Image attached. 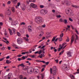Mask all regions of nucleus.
Returning <instances> with one entry per match:
<instances>
[{
	"label": "nucleus",
	"mask_w": 79,
	"mask_h": 79,
	"mask_svg": "<svg viewBox=\"0 0 79 79\" xmlns=\"http://www.w3.org/2000/svg\"><path fill=\"white\" fill-rule=\"evenodd\" d=\"M11 10L12 11L13 13H15V8L14 7H12L11 8Z\"/></svg>",
	"instance_id": "dca6fc26"
},
{
	"label": "nucleus",
	"mask_w": 79,
	"mask_h": 79,
	"mask_svg": "<svg viewBox=\"0 0 79 79\" xmlns=\"http://www.w3.org/2000/svg\"><path fill=\"white\" fill-rule=\"evenodd\" d=\"M5 48L4 47L0 48L1 50H5Z\"/></svg>",
	"instance_id": "7c9ffc66"
},
{
	"label": "nucleus",
	"mask_w": 79,
	"mask_h": 79,
	"mask_svg": "<svg viewBox=\"0 0 79 79\" xmlns=\"http://www.w3.org/2000/svg\"><path fill=\"white\" fill-rule=\"evenodd\" d=\"M17 35H18L19 37H21V34L20 33L18 32H17Z\"/></svg>",
	"instance_id": "cd10ccee"
},
{
	"label": "nucleus",
	"mask_w": 79,
	"mask_h": 79,
	"mask_svg": "<svg viewBox=\"0 0 79 79\" xmlns=\"http://www.w3.org/2000/svg\"><path fill=\"white\" fill-rule=\"evenodd\" d=\"M40 13L41 14H42V15H45V14H46V13H45V10H44L40 11Z\"/></svg>",
	"instance_id": "f8f14e48"
},
{
	"label": "nucleus",
	"mask_w": 79,
	"mask_h": 79,
	"mask_svg": "<svg viewBox=\"0 0 79 79\" xmlns=\"http://www.w3.org/2000/svg\"><path fill=\"white\" fill-rule=\"evenodd\" d=\"M30 6L33 8H37V5L33 3H31L30 4Z\"/></svg>",
	"instance_id": "423d86ee"
},
{
	"label": "nucleus",
	"mask_w": 79,
	"mask_h": 79,
	"mask_svg": "<svg viewBox=\"0 0 79 79\" xmlns=\"http://www.w3.org/2000/svg\"><path fill=\"white\" fill-rule=\"evenodd\" d=\"M20 66L22 67V68H24V67H25V65L24 64L22 63L21 64H20Z\"/></svg>",
	"instance_id": "393cba45"
},
{
	"label": "nucleus",
	"mask_w": 79,
	"mask_h": 79,
	"mask_svg": "<svg viewBox=\"0 0 79 79\" xmlns=\"http://www.w3.org/2000/svg\"><path fill=\"white\" fill-rule=\"evenodd\" d=\"M50 79H55V78L53 76H51L50 77Z\"/></svg>",
	"instance_id": "72a5a7b5"
},
{
	"label": "nucleus",
	"mask_w": 79,
	"mask_h": 79,
	"mask_svg": "<svg viewBox=\"0 0 79 79\" xmlns=\"http://www.w3.org/2000/svg\"><path fill=\"white\" fill-rule=\"evenodd\" d=\"M20 4H21V3H20V2H19L17 3V6H19V5H20Z\"/></svg>",
	"instance_id": "6e6d98bb"
},
{
	"label": "nucleus",
	"mask_w": 79,
	"mask_h": 79,
	"mask_svg": "<svg viewBox=\"0 0 79 79\" xmlns=\"http://www.w3.org/2000/svg\"><path fill=\"white\" fill-rule=\"evenodd\" d=\"M26 24V23L24 22H22L20 23V25L22 26V25H25Z\"/></svg>",
	"instance_id": "a19ab883"
},
{
	"label": "nucleus",
	"mask_w": 79,
	"mask_h": 79,
	"mask_svg": "<svg viewBox=\"0 0 79 79\" xmlns=\"http://www.w3.org/2000/svg\"><path fill=\"white\" fill-rule=\"evenodd\" d=\"M56 37L57 36L54 37H53V39L52 40V42H53V41H55L54 43H55V42H57V40H58V38H57L55 40V39L56 38Z\"/></svg>",
	"instance_id": "1a4fd4ad"
},
{
	"label": "nucleus",
	"mask_w": 79,
	"mask_h": 79,
	"mask_svg": "<svg viewBox=\"0 0 79 79\" xmlns=\"http://www.w3.org/2000/svg\"><path fill=\"white\" fill-rule=\"evenodd\" d=\"M46 26V25H45V24H44V25H43L41 26V27H43V28H44Z\"/></svg>",
	"instance_id": "37998d69"
},
{
	"label": "nucleus",
	"mask_w": 79,
	"mask_h": 79,
	"mask_svg": "<svg viewBox=\"0 0 79 79\" xmlns=\"http://www.w3.org/2000/svg\"><path fill=\"white\" fill-rule=\"evenodd\" d=\"M72 7H73V8H79V6H76V5H72Z\"/></svg>",
	"instance_id": "ddd939ff"
},
{
	"label": "nucleus",
	"mask_w": 79,
	"mask_h": 79,
	"mask_svg": "<svg viewBox=\"0 0 79 79\" xmlns=\"http://www.w3.org/2000/svg\"><path fill=\"white\" fill-rule=\"evenodd\" d=\"M22 79H27V78L26 77H23V78Z\"/></svg>",
	"instance_id": "774afa93"
},
{
	"label": "nucleus",
	"mask_w": 79,
	"mask_h": 79,
	"mask_svg": "<svg viewBox=\"0 0 79 79\" xmlns=\"http://www.w3.org/2000/svg\"><path fill=\"white\" fill-rule=\"evenodd\" d=\"M31 57L32 58H34L35 57V55H33L31 56Z\"/></svg>",
	"instance_id": "49530a36"
},
{
	"label": "nucleus",
	"mask_w": 79,
	"mask_h": 79,
	"mask_svg": "<svg viewBox=\"0 0 79 79\" xmlns=\"http://www.w3.org/2000/svg\"><path fill=\"white\" fill-rule=\"evenodd\" d=\"M15 23H16V21L13 22L11 23L12 25H15Z\"/></svg>",
	"instance_id": "c9c22d12"
},
{
	"label": "nucleus",
	"mask_w": 79,
	"mask_h": 79,
	"mask_svg": "<svg viewBox=\"0 0 79 79\" xmlns=\"http://www.w3.org/2000/svg\"><path fill=\"white\" fill-rule=\"evenodd\" d=\"M62 48H61H61H59V49H58V51L60 52V51L61 49H62Z\"/></svg>",
	"instance_id": "5fc2aeb1"
},
{
	"label": "nucleus",
	"mask_w": 79,
	"mask_h": 79,
	"mask_svg": "<svg viewBox=\"0 0 79 79\" xmlns=\"http://www.w3.org/2000/svg\"><path fill=\"white\" fill-rule=\"evenodd\" d=\"M75 35L76 36V38L75 39V37H74V35H73L72 36V37L71 39V43H70V45H72L73 43V42H74V43L75 44H76V43L77 42L76 40H78V36H77V35Z\"/></svg>",
	"instance_id": "f257e3e1"
},
{
	"label": "nucleus",
	"mask_w": 79,
	"mask_h": 79,
	"mask_svg": "<svg viewBox=\"0 0 79 79\" xmlns=\"http://www.w3.org/2000/svg\"><path fill=\"white\" fill-rule=\"evenodd\" d=\"M67 5H71V2L68 1H67L66 2Z\"/></svg>",
	"instance_id": "5701e85b"
},
{
	"label": "nucleus",
	"mask_w": 79,
	"mask_h": 79,
	"mask_svg": "<svg viewBox=\"0 0 79 79\" xmlns=\"http://www.w3.org/2000/svg\"><path fill=\"white\" fill-rule=\"evenodd\" d=\"M4 35H5V37H8V36H6V35H7V32H5L4 33Z\"/></svg>",
	"instance_id": "a18cd8bd"
},
{
	"label": "nucleus",
	"mask_w": 79,
	"mask_h": 79,
	"mask_svg": "<svg viewBox=\"0 0 79 79\" xmlns=\"http://www.w3.org/2000/svg\"><path fill=\"white\" fill-rule=\"evenodd\" d=\"M42 53V51H41V50H40L39 51H39H37V52H35V54H37V53H39V54H40V53Z\"/></svg>",
	"instance_id": "412c9836"
},
{
	"label": "nucleus",
	"mask_w": 79,
	"mask_h": 79,
	"mask_svg": "<svg viewBox=\"0 0 79 79\" xmlns=\"http://www.w3.org/2000/svg\"><path fill=\"white\" fill-rule=\"evenodd\" d=\"M7 14L8 15H10L11 14V11H10V9H8L7 10Z\"/></svg>",
	"instance_id": "f3484780"
},
{
	"label": "nucleus",
	"mask_w": 79,
	"mask_h": 79,
	"mask_svg": "<svg viewBox=\"0 0 79 79\" xmlns=\"http://www.w3.org/2000/svg\"><path fill=\"white\" fill-rule=\"evenodd\" d=\"M66 42H64V43L63 44H62V46H61V48H63V47H64V46L65 45H66Z\"/></svg>",
	"instance_id": "c85d7f7f"
},
{
	"label": "nucleus",
	"mask_w": 79,
	"mask_h": 79,
	"mask_svg": "<svg viewBox=\"0 0 79 79\" xmlns=\"http://www.w3.org/2000/svg\"><path fill=\"white\" fill-rule=\"evenodd\" d=\"M43 63H44V64H46V65H48V64H49V62H45V61L43 60Z\"/></svg>",
	"instance_id": "b1692460"
},
{
	"label": "nucleus",
	"mask_w": 79,
	"mask_h": 79,
	"mask_svg": "<svg viewBox=\"0 0 79 79\" xmlns=\"http://www.w3.org/2000/svg\"><path fill=\"white\" fill-rule=\"evenodd\" d=\"M11 63V62L10 60H7L6 61V63H7V64H10Z\"/></svg>",
	"instance_id": "bb28decb"
},
{
	"label": "nucleus",
	"mask_w": 79,
	"mask_h": 79,
	"mask_svg": "<svg viewBox=\"0 0 79 79\" xmlns=\"http://www.w3.org/2000/svg\"><path fill=\"white\" fill-rule=\"evenodd\" d=\"M7 48L9 50H10V49H11V47H10L8 46Z\"/></svg>",
	"instance_id": "052dcab7"
},
{
	"label": "nucleus",
	"mask_w": 79,
	"mask_h": 79,
	"mask_svg": "<svg viewBox=\"0 0 79 79\" xmlns=\"http://www.w3.org/2000/svg\"><path fill=\"white\" fill-rule=\"evenodd\" d=\"M10 3H11V1H9L7 2V4H8V5H10Z\"/></svg>",
	"instance_id": "bf43d9fd"
},
{
	"label": "nucleus",
	"mask_w": 79,
	"mask_h": 79,
	"mask_svg": "<svg viewBox=\"0 0 79 79\" xmlns=\"http://www.w3.org/2000/svg\"><path fill=\"white\" fill-rule=\"evenodd\" d=\"M56 71H57V69H56V66H54L52 68H52H50V73L51 74H52L54 76L56 75Z\"/></svg>",
	"instance_id": "7ed1b4c3"
},
{
	"label": "nucleus",
	"mask_w": 79,
	"mask_h": 79,
	"mask_svg": "<svg viewBox=\"0 0 79 79\" xmlns=\"http://www.w3.org/2000/svg\"><path fill=\"white\" fill-rule=\"evenodd\" d=\"M65 24H67L68 23V21L66 19L64 20V22Z\"/></svg>",
	"instance_id": "2f4dec72"
},
{
	"label": "nucleus",
	"mask_w": 79,
	"mask_h": 79,
	"mask_svg": "<svg viewBox=\"0 0 79 79\" xmlns=\"http://www.w3.org/2000/svg\"><path fill=\"white\" fill-rule=\"evenodd\" d=\"M64 52V50H63L62 51H61L60 53L59 54V55H62V54H63V52Z\"/></svg>",
	"instance_id": "473e14b6"
},
{
	"label": "nucleus",
	"mask_w": 79,
	"mask_h": 79,
	"mask_svg": "<svg viewBox=\"0 0 79 79\" xmlns=\"http://www.w3.org/2000/svg\"><path fill=\"white\" fill-rule=\"evenodd\" d=\"M40 34L43 35H44V32L41 31V32H40Z\"/></svg>",
	"instance_id": "4d7b16f0"
},
{
	"label": "nucleus",
	"mask_w": 79,
	"mask_h": 79,
	"mask_svg": "<svg viewBox=\"0 0 79 79\" xmlns=\"http://www.w3.org/2000/svg\"><path fill=\"white\" fill-rule=\"evenodd\" d=\"M22 10L23 11H24V10H26V6H24L22 8Z\"/></svg>",
	"instance_id": "58836bf2"
},
{
	"label": "nucleus",
	"mask_w": 79,
	"mask_h": 79,
	"mask_svg": "<svg viewBox=\"0 0 79 79\" xmlns=\"http://www.w3.org/2000/svg\"><path fill=\"white\" fill-rule=\"evenodd\" d=\"M59 40H60V41H62V40H63V39L61 37H60L59 38Z\"/></svg>",
	"instance_id": "3c124183"
},
{
	"label": "nucleus",
	"mask_w": 79,
	"mask_h": 79,
	"mask_svg": "<svg viewBox=\"0 0 79 79\" xmlns=\"http://www.w3.org/2000/svg\"><path fill=\"white\" fill-rule=\"evenodd\" d=\"M8 29L9 31L10 35H13V32H12V31H11V29H10V28H8Z\"/></svg>",
	"instance_id": "6ab92c4d"
},
{
	"label": "nucleus",
	"mask_w": 79,
	"mask_h": 79,
	"mask_svg": "<svg viewBox=\"0 0 79 79\" xmlns=\"http://www.w3.org/2000/svg\"><path fill=\"white\" fill-rule=\"evenodd\" d=\"M79 72H77L76 73H73V74L75 75L76 74H79Z\"/></svg>",
	"instance_id": "e2e57ef3"
},
{
	"label": "nucleus",
	"mask_w": 79,
	"mask_h": 79,
	"mask_svg": "<svg viewBox=\"0 0 79 79\" xmlns=\"http://www.w3.org/2000/svg\"><path fill=\"white\" fill-rule=\"evenodd\" d=\"M17 43L18 44H21L23 42V40L21 38H19L17 39Z\"/></svg>",
	"instance_id": "39448f33"
},
{
	"label": "nucleus",
	"mask_w": 79,
	"mask_h": 79,
	"mask_svg": "<svg viewBox=\"0 0 79 79\" xmlns=\"http://www.w3.org/2000/svg\"><path fill=\"white\" fill-rule=\"evenodd\" d=\"M5 79H10V77H8V76H7L5 77Z\"/></svg>",
	"instance_id": "a878e982"
},
{
	"label": "nucleus",
	"mask_w": 79,
	"mask_h": 79,
	"mask_svg": "<svg viewBox=\"0 0 79 79\" xmlns=\"http://www.w3.org/2000/svg\"><path fill=\"white\" fill-rule=\"evenodd\" d=\"M28 53H29V51H27V52H25V54H28Z\"/></svg>",
	"instance_id": "69168bd1"
},
{
	"label": "nucleus",
	"mask_w": 79,
	"mask_h": 79,
	"mask_svg": "<svg viewBox=\"0 0 79 79\" xmlns=\"http://www.w3.org/2000/svg\"><path fill=\"white\" fill-rule=\"evenodd\" d=\"M30 73L32 72H35V73H38L39 72V70L38 69H35L33 68H31L30 69Z\"/></svg>",
	"instance_id": "20e7f679"
},
{
	"label": "nucleus",
	"mask_w": 79,
	"mask_h": 79,
	"mask_svg": "<svg viewBox=\"0 0 79 79\" xmlns=\"http://www.w3.org/2000/svg\"><path fill=\"white\" fill-rule=\"evenodd\" d=\"M70 77H71V78L72 79H75V77H74V76H73V75H70Z\"/></svg>",
	"instance_id": "c756f323"
},
{
	"label": "nucleus",
	"mask_w": 79,
	"mask_h": 79,
	"mask_svg": "<svg viewBox=\"0 0 79 79\" xmlns=\"http://www.w3.org/2000/svg\"><path fill=\"white\" fill-rule=\"evenodd\" d=\"M63 35H64V34H63V33H62L60 35V37L61 38L63 37Z\"/></svg>",
	"instance_id": "ea45409f"
},
{
	"label": "nucleus",
	"mask_w": 79,
	"mask_h": 79,
	"mask_svg": "<svg viewBox=\"0 0 79 79\" xmlns=\"http://www.w3.org/2000/svg\"><path fill=\"white\" fill-rule=\"evenodd\" d=\"M70 11H72L69 8H67L65 10V12L67 15L69 14Z\"/></svg>",
	"instance_id": "0eeeda50"
},
{
	"label": "nucleus",
	"mask_w": 79,
	"mask_h": 79,
	"mask_svg": "<svg viewBox=\"0 0 79 79\" xmlns=\"http://www.w3.org/2000/svg\"><path fill=\"white\" fill-rule=\"evenodd\" d=\"M18 61H21V59L20 58H18Z\"/></svg>",
	"instance_id": "338daca9"
},
{
	"label": "nucleus",
	"mask_w": 79,
	"mask_h": 79,
	"mask_svg": "<svg viewBox=\"0 0 79 79\" xmlns=\"http://www.w3.org/2000/svg\"><path fill=\"white\" fill-rule=\"evenodd\" d=\"M67 54L68 55V56H69V57L72 56L71 53V52H67Z\"/></svg>",
	"instance_id": "9d476101"
},
{
	"label": "nucleus",
	"mask_w": 79,
	"mask_h": 79,
	"mask_svg": "<svg viewBox=\"0 0 79 79\" xmlns=\"http://www.w3.org/2000/svg\"><path fill=\"white\" fill-rule=\"evenodd\" d=\"M35 21L38 24H40L43 21V19L40 17H36L35 18Z\"/></svg>",
	"instance_id": "f03ea898"
},
{
	"label": "nucleus",
	"mask_w": 79,
	"mask_h": 79,
	"mask_svg": "<svg viewBox=\"0 0 79 79\" xmlns=\"http://www.w3.org/2000/svg\"><path fill=\"white\" fill-rule=\"evenodd\" d=\"M3 39H4V40H6V43L7 44H10V43L9 42V41H7V40H6V39L5 38H3Z\"/></svg>",
	"instance_id": "4be33fe9"
},
{
	"label": "nucleus",
	"mask_w": 79,
	"mask_h": 79,
	"mask_svg": "<svg viewBox=\"0 0 79 79\" xmlns=\"http://www.w3.org/2000/svg\"><path fill=\"white\" fill-rule=\"evenodd\" d=\"M22 56V55H18L17 56L18 57H21V56Z\"/></svg>",
	"instance_id": "0e129e2a"
},
{
	"label": "nucleus",
	"mask_w": 79,
	"mask_h": 79,
	"mask_svg": "<svg viewBox=\"0 0 79 79\" xmlns=\"http://www.w3.org/2000/svg\"><path fill=\"white\" fill-rule=\"evenodd\" d=\"M22 59H21V60H25V58H26V57H25V56H23L22 57Z\"/></svg>",
	"instance_id": "79ce46f5"
},
{
	"label": "nucleus",
	"mask_w": 79,
	"mask_h": 79,
	"mask_svg": "<svg viewBox=\"0 0 79 79\" xmlns=\"http://www.w3.org/2000/svg\"><path fill=\"white\" fill-rule=\"evenodd\" d=\"M24 39L26 41H28V39L26 38V37L24 38Z\"/></svg>",
	"instance_id": "de8ad7c7"
},
{
	"label": "nucleus",
	"mask_w": 79,
	"mask_h": 79,
	"mask_svg": "<svg viewBox=\"0 0 79 79\" xmlns=\"http://www.w3.org/2000/svg\"><path fill=\"white\" fill-rule=\"evenodd\" d=\"M0 16L1 17H4V16L3 15V14H0Z\"/></svg>",
	"instance_id": "8fccbe9b"
},
{
	"label": "nucleus",
	"mask_w": 79,
	"mask_h": 79,
	"mask_svg": "<svg viewBox=\"0 0 79 79\" xmlns=\"http://www.w3.org/2000/svg\"><path fill=\"white\" fill-rule=\"evenodd\" d=\"M43 60H35V61H36L37 62H41L42 63H43L44 62H43Z\"/></svg>",
	"instance_id": "f704fd0d"
},
{
	"label": "nucleus",
	"mask_w": 79,
	"mask_h": 79,
	"mask_svg": "<svg viewBox=\"0 0 79 79\" xmlns=\"http://www.w3.org/2000/svg\"><path fill=\"white\" fill-rule=\"evenodd\" d=\"M0 26H3V23L2 22H0Z\"/></svg>",
	"instance_id": "13d9d810"
},
{
	"label": "nucleus",
	"mask_w": 79,
	"mask_h": 79,
	"mask_svg": "<svg viewBox=\"0 0 79 79\" xmlns=\"http://www.w3.org/2000/svg\"><path fill=\"white\" fill-rule=\"evenodd\" d=\"M12 2L14 4H16L18 3V0H12Z\"/></svg>",
	"instance_id": "4468645a"
},
{
	"label": "nucleus",
	"mask_w": 79,
	"mask_h": 79,
	"mask_svg": "<svg viewBox=\"0 0 79 79\" xmlns=\"http://www.w3.org/2000/svg\"><path fill=\"white\" fill-rule=\"evenodd\" d=\"M66 42H69V37H67V39L66 40Z\"/></svg>",
	"instance_id": "4c0bfd02"
},
{
	"label": "nucleus",
	"mask_w": 79,
	"mask_h": 79,
	"mask_svg": "<svg viewBox=\"0 0 79 79\" xmlns=\"http://www.w3.org/2000/svg\"><path fill=\"white\" fill-rule=\"evenodd\" d=\"M44 70H45V69H44V68H43L41 69V72H43V71H44Z\"/></svg>",
	"instance_id": "680f3d73"
},
{
	"label": "nucleus",
	"mask_w": 79,
	"mask_h": 79,
	"mask_svg": "<svg viewBox=\"0 0 79 79\" xmlns=\"http://www.w3.org/2000/svg\"><path fill=\"white\" fill-rule=\"evenodd\" d=\"M28 30L30 32H32V27L31 26H28Z\"/></svg>",
	"instance_id": "6e6552de"
},
{
	"label": "nucleus",
	"mask_w": 79,
	"mask_h": 79,
	"mask_svg": "<svg viewBox=\"0 0 79 79\" xmlns=\"http://www.w3.org/2000/svg\"><path fill=\"white\" fill-rule=\"evenodd\" d=\"M27 10L28 11H30V10H31V7L29 6H28L27 8Z\"/></svg>",
	"instance_id": "a211bd4d"
},
{
	"label": "nucleus",
	"mask_w": 79,
	"mask_h": 79,
	"mask_svg": "<svg viewBox=\"0 0 79 79\" xmlns=\"http://www.w3.org/2000/svg\"><path fill=\"white\" fill-rule=\"evenodd\" d=\"M59 21L60 23H64V20L62 18H60L59 19Z\"/></svg>",
	"instance_id": "aec40b11"
},
{
	"label": "nucleus",
	"mask_w": 79,
	"mask_h": 79,
	"mask_svg": "<svg viewBox=\"0 0 79 79\" xmlns=\"http://www.w3.org/2000/svg\"><path fill=\"white\" fill-rule=\"evenodd\" d=\"M69 20L70 21H71V22H73V19H71V18H69Z\"/></svg>",
	"instance_id": "09e8293b"
},
{
	"label": "nucleus",
	"mask_w": 79,
	"mask_h": 79,
	"mask_svg": "<svg viewBox=\"0 0 79 79\" xmlns=\"http://www.w3.org/2000/svg\"><path fill=\"white\" fill-rule=\"evenodd\" d=\"M56 17L57 18H61V16L60 15H56Z\"/></svg>",
	"instance_id": "864d4df0"
},
{
	"label": "nucleus",
	"mask_w": 79,
	"mask_h": 79,
	"mask_svg": "<svg viewBox=\"0 0 79 79\" xmlns=\"http://www.w3.org/2000/svg\"><path fill=\"white\" fill-rule=\"evenodd\" d=\"M5 59V58L3 57L2 59H0V61H2L4 59Z\"/></svg>",
	"instance_id": "603ef678"
},
{
	"label": "nucleus",
	"mask_w": 79,
	"mask_h": 79,
	"mask_svg": "<svg viewBox=\"0 0 79 79\" xmlns=\"http://www.w3.org/2000/svg\"><path fill=\"white\" fill-rule=\"evenodd\" d=\"M23 70L24 71H27L28 70V67L26 66L23 68Z\"/></svg>",
	"instance_id": "9b49d317"
},
{
	"label": "nucleus",
	"mask_w": 79,
	"mask_h": 79,
	"mask_svg": "<svg viewBox=\"0 0 79 79\" xmlns=\"http://www.w3.org/2000/svg\"><path fill=\"white\" fill-rule=\"evenodd\" d=\"M19 77L20 79H23V76L22 75H20Z\"/></svg>",
	"instance_id": "e433bc0d"
},
{
	"label": "nucleus",
	"mask_w": 79,
	"mask_h": 79,
	"mask_svg": "<svg viewBox=\"0 0 79 79\" xmlns=\"http://www.w3.org/2000/svg\"><path fill=\"white\" fill-rule=\"evenodd\" d=\"M69 16H73L74 15V14L73 12L70 11L69 13L67 14Z\"/></svg>",
	"instance_id": "2eb2a0df"
},
{
	"label": "nucleus",
	"mask_w": 79,
	"mask_h": 79,
	"mask_svg": "<svg viewBox=\"0 0 79 79\" xmlns=\"http://www.w3.org/2000/svg\"><path fill=\"white\" fill-rule=\"evenodd\" d=\"M40 8H44V5H41L40 6Z\"/></svg>",
	"instance_id": "c03bdc74"
}]
</instances>
